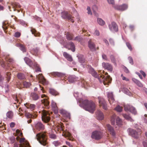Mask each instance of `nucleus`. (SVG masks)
<instances>
[{
    "label": "nucleus",
    "mask_w": 147,
    "mask_h": 147,
    "mask_svg": "<svg viewBox=\"0 0 147 147\" xmlns=\"http://www.w3.org/2000/svg\"><path fill=\"white\" fill-rule=\"evenodd\" d=\"M25 106L28 109L31 110H34L35 108L36 105L34 104H31L30 103H26L24 104Z\"/></svg>",
    "instance_id": "a878e982"
},
{
    "label": "nucleus",
    "mask_w": 147,
    "mask_h": 147,
    "mask_svg": "<svg viewBox=\"0 0 147 147\" xmlns=\"http://www.w3.org/2000/svg\"><path fill=\"white\" fill-rule=\"evenodd\" d=\"M102 65L103 67L105 69H106L110 72L112 71L113 69V67L112 65L110 63H107L103 62L102 63Z\"/></svg>",
    "instance_id": "4468645a"
},
{
    "label": "nucleus",
    "mask_w": 147,
    "mask_h": 147,
    "mask_svg": "<svg viewBox=\"0 0 147 147\" xmlns=\"http://www.w3.org/2000/svg\"><path fill=\"white\" fill-rule=\"evenodd\" d=\"M87 67L88 70V72L92 74L93 76L98 78L99 75H98L97 73L94 71L93 68L89 65H88Z\"/></svg>",
    "instance_id": "f8f14e48"
},
{
    "label": "nucleus",
    "mask_w": 147,
    "mask_h": 147,
    "mask_svg": "<svg viewBox=\"0 0 147 147\" xmlns=\"http://www.w3.org/2000/svg\"><path fill=\"white\" fill-rule=\"evenodd\" d=\"M0 65L3 67H5V62L3 61V59L1 58V57H0Z\"/></svg>",
    "instance_id": "3c124183"
},
{
    "label": "nucleus",
    "mask_w": 147,
    "mask_h": 147,
    "mask_svg": "<svg viewBox=\"0 0 147 147\" xmlns=\"http://www.w3.org/2000/svg\"><path fill=\"white\" fill-rule=\"evenodd\" d=\"M127 7V5L124 4L121 5L116 6L115 8L117 10L123 11L126 9Z\"/></svg>",
    "instance_id": "412c9836"
},
{
    "label": "nucleus",
    "mask_w": 147,
    "mask_h": 147,
    "mask_svg": "<svg viewBox=\"0 0 147 147\" xmlns=\"http://www.w3.org/2000/svg\"><path fill=\"white\" fill-rule=\"evenodd\" d=\"M102 133L98 131H95L92 132L91 138L96 140H98L100 139L102 137Z\"/></svg>",
    "instance_id": "423d86ee"
},
{
    "label": "nucleus",
    "mask_w": 147,
    "mask_h": 147,
    "mask_svg": "<svg viewBox=\"0 0 147 147\" xmlns=\"http://www.w3.org/2000/svg\"><path fill=\"white\" fill-rule=\"evenodd\" d=\"M126 44L127 47L129 49V50L130 51H132V47L131 45L130 44V43L129 42H126Z\"/></svg>",
    "instance_id": "864d4df0"
},
{
    "label": "nucleus",
    "mask_w": 147,
    "mask_h": 147,
    "mask_svg": "<svg viewBox=\"0 0 147 147\" xmlns=\"http://www.w3.org/2000/svg\"><path fill=\"white\" fill-rule=\"evenodd\" d=\"M60 112L61 114L65 115L67 117L70 119V115L67 113L65 110H60Z\"/></svg>",
    "instance_id": "ea45409f"
},
{
    "label": "nucleus",
    "mask_w": 147,
    "mask_h": 147,
    "mask_svg": "<svg viewBox=\"0 0 147 147\" xmlns=\"http://www.w3.org/2000/svg\"><path fill=\"white\" fill-rule=\"evenodd\" d=\"M132 80L138 86L140 87H142L143 86V85L142 83L137 80L133 78L132 79Z\"/></svg>",
    "instance_id": "f704fd0d"
},
{
    "label": "nucleus",
    "mask_w": 147,
    "mask_h": 147,
    "mask_svg": "<svg viewBox=\"0 0 147 147\" xmlns=\"http://www.w3.org/2000/svg\"><path fill=\"white\" fill-rule=\"evenodd\" d=\"M18 46L23 52L24 53L26 52V49L24 45L20 44H19L18 45Z\"/></svg>",
    "instance_id": "473e14b6"
},
{
    "label": "nucleus",
    "mask_w": 147,
    "mask_h": 147,
    "mask_svg": "<svg viewBox=\"0 0 147 147\" xmlns=\"http://www.w3.org/2000/svg\"><path fill=\"white\" fill-rule=\"evenodd\" d=\"M83 104L85 110L91 113H93L95 110V105L91 101L85 100L83 101Z\"/></svg>",
    "instance_id": "f03ea898"
},
{
    "label": "nucleus",
    "mask_w": 147,
    "mask_h": 147,
    "mask_svg": "<svg viewBox=\"0 0 147 147\" xmlns=\"http://www.w3.org/2000/svg\"><path fill=\"white\" fill-rule=\"evenodd\" d=\"M51 74L52 76L55 77H61L63 76L62 73L58 72H53Z\"/></svg>",
    "instance_id": "7c9ffc66"
},
{
    "label": "nucleus",
    "mask_w": 147,
    "mask_h": 147,
    "mask_svg": "<svg viewBox=\"0 0 147 147\" xmlns=\"http://www.w3.org/2000/svg\"><path fill=\"white\" fill-rule=\"evenodd\" d=\"M116 115L115 114H113L111 117V121L112 125H114L115 124V119Z\"/></svg>",
    "instance_id": "49530a36"
},
{
    "label": "nucleus",
    "mask_w": 147,
    "mask_h": 147,
    "mask_svg": "<svg viewBox=\"0 0 147 147\" xmlns=\"http://www.w3.org/2000/svg\"><path fill=\"white\" fill-rule=\"evenodd\" d=\"M124 107L125 111H129L134 115H136L137 114V111L136 109L133 107L129 105H124Z\"/></svg>",
    "instance_id": "1a4fd4ad"
},
{
    "label": "nucleus",
    "mask_w": 147,
    "mask_h": 147,
    "mask_svg": "<svg viewBox=\"0 0 147 147\" xmlns=\"http://www.w3.org/2000/svg\"><path fill=\"white\" fill-rule=\"evenodd\" d=\"M115 109L117 112H121L123 108L122 107L118 105L115 108Z\"/></svg>",
    "instance_id": "8fccbe9b"
},
{
    "label": "nucleus",
    "mask_w": 147,
    "mask_h": 147,
    "mask_svg": "<svg viewBox=\"0 0 147 147\" xmlns=\"http://www.w3.org/2000/svg\"><path fill=\"white\" fill-rule=\"evenodd\" d=\"M18 78L20 80H23L25 78V76L21 73H18L17 75Z\"/></svg>",
    "instance_id": "37998d69"
},
{
    "label": "nucleus",
    "mask_w": 147,
    "mask_h": 147,
    "mask_svg": "<svg viewBox=\"0 0 147 147\" xmlns=\"http://www.w3.org/2000/svg\"><path fill=\"white\" fill-rule=\"evenodd\" d=\"M8 26V25L7 24H6L5 23H3V26L2 27L3 30H4V31L5 32H7L5 30H6L7 29Z\"/></svg>",
    "instance_id": "6e6d98bb"
},
{
    "label": "nucleus",
    "mask_w": 147,
    "mask_h": 147,
    "mask_svg": "<svg viewBox=\"0 0 147 147\" xmlns=\"http://www.w3.org/2000/svg\"><path fill=\"white\" fill-rule=\"evenodd\" d=\"M41 112V118L42 121L46 123L48 122L51 119L49 113L45 110H43Z\"/></svg>",
    "instance_id": "20e7f679"
},
{
    "label": "nucleus",
    "mask_w": 147,
    "mask_h": 147,
    "mask_svg": "<svg viewBox=\"0 0 147 147\" xmlns=\"http://www.w3.org/2000/svg\"><path fill=\"white\" fill-rule=\"evenodd\" d=\"M31 31L32 33L34 34L35 36H40V33L38 32L34 28H31Z\"/></svg>",
    "instance_id": "72a5a7b5"
},
{
    "label": "nucleus",
    "mask_w": 147,
    "mask_h": 147,
    "mask_svg": "<svg viewBox=\"0 0 147 147\" xmlns=\"http://www.w3.org/2000/svg\"><path fill=\"white\" fill-rule=\"evenodd\" d=\"M129 134L133 137L135 138L138 137V135L141 134V131L140 129H138V132H136L132 129L129 128L128 129Z\"/></svg>",
    "instance_id": "0eeeda50"
},
{
    "label": "nucleus",
    "mask_w": 147,
    "mask_h": 147,
    "mask_svg": "<svg viewBox=\"0 0 147 147\" xmlns=\"http://www.w3.org/2000/svg\"><path fill=\"white\" fill-rule=\"evenodd\" d=\"M108 100L110 103L111 104L115 101L113 94L112 92H108L107 94Z\"/></svg>",
    "instance_id": "aec40b11"
},
{
    "label": "nucleus",
    "mask_w": 147,
    "mask_h": 147,
    "mask_svg": "<svg viewBox=\"0 0 147 147\" xmlns=\"http://www.w3.org/2000/svg\"><path fill=\"white\" fill-rule=\"evenodd\" d=\"M116 123L118 125H122V120L118 117H117L116 118Z\"/></svg>",
    "instance_id": "a18cd8bd"
},
{
    "label": "nucleus",
    "mask_w": 147,
    "mask_h": 147,
    "mask_svg": "<svg viewBox=\"0 0 147 147\" xmlns=\"http://www.w3.org/2000/svg\"><path fill=\"white\" fill-rule=\"evenodd\" d=\"M123 91L127 94L130 95L131 94L130 92L126 88H123L122 89Z\"/></svg>",
    "instance_id": "de8ad7c7"
},
{
    "label": "nucleus",
    "mask_w": 147,
    "mask_h": 147,
    "mask_svg": "<svg viewBox=\"0 0 147 147\" xmlns=\"http://www.w3.org/2000/svg\"><path fill=\"white\" fill-rule=\"evenodd\" d=\"M98 98L100 106L102 107L103 109L105 110H107V104L104 99L100 97H98Z\"/></svg>",
    "instance_id": "9d476101"
},
{
    "label": "nucleus",
    "mask_w": 147,
    "mask_h": 147,
    "mask_svg": "<svg viewBox=\"0 0 147 147\" xmlns=\"http://www.w3.org/2000/svg\"><path fill=\"white\" fill-rule=\"evenodd\" d=\"M97 119L98 120H102L104 118L103 113L100 111L98 110L96 112Z\"/></svg>",
    "instance_id": "393cba45"
},
{
    "label": "nucleus",
    "mask_w": 147,
    "mask_h": 147,
    "mask_svg": "<svg viewBox=\"0 0 147 147\" xmlns=\"http://www.w3.org/2000/svg\"><path fill=\"white\" fill-rule=\"evenodd\" d=\"M23 84L25 88H28L30 87L31 84L30 82L25 81L23 82Z\"/></svg>",
    "instance_id": "c03bdc74"
},
{
    "label": "nucleus",
    "mask_w": 147,
    "mask_h": 147,
    "mask_svg": "<svg viewBox=\"0 0 147 147\" xmlns=\"http://www.w3.org/2000/svg\"><path fill=\"white\" fill-rule=\"evenodd\" d=\"M39 49L37 47L34 48L30 51V53L32 55H36L38 54Z\"/></svg>",
    "instance_id": "c85d7f7f"
},
{
    "label": "nucleus",
    "mask_w": 147,
    "mask_h": 147,
    "mask_svg": "<svg viewBox=\"0 0 147 147\" xmlns=\"http://www.w3.org/2000/svg\"><path fill=\"white\" fill-rule=\"evenodd\" d=\"M82 40V38L80 36H77L75 38L74 40H75L80 41Z\"/></svg>",
    "instance_id": "052dcab7"
},
{
    "label": "nucleus",
    "mask_w": 147,
    "mask_h": 147,
    "mask_svg": "<svg viewBox=\"0 0 147 147\" xmlns=\"http://www.w3.org/2000/svg\"><path fill=\"white\" fill-rule=\"evenodd\" d=\"M121 77L122 78V79L123 80H125L126 81H129V79L128 78H126L123 76V74H122L121 75Z\"/></svg>",
    "instance_id": "0e129e2a"
},
{
    "label": "nucleus",
    "mask_w": 147,
    "mask_h": 147,
    "mask_svg": "<svg viewBox=\"0 0 147 147\" xmlns=\"http://www.w3.org/2000/svg\"><path fill=\"white\" fill-rule=\"evenodd\" d=\"M51 106L52 107L53 109L55 112H57V107L55 102L52 101L51 103Z\"/></svg>",
    "instance_id": "c9c22d12"
},
{
    "label": "nucleus",
    "mask_w": 147,
    "mask_h": 147,
    "mask_svg": "<svg viewBox=\"0 0 147 147\" xmlns=\"http://www.w3.org/2000/svg\"><path fill=\"white\" fill-rule=\"evenodd\" d=\"M53 144L56 147L60 145L61 144V142L59 141H55L53 142Z\"/></svg>",
    "instance_id": "09e8293b"
},
{
    "label": "nucleus",
    "mask_w": 147,
    "mask_h": 147,
    "mask_svg": "<svg viewBox=\"0 0 147 147\" xmlns=\"http://www.w3.org/2000/svg\"><path fill=\"white\" fill-rule=\"evenodd\" d=\"M105 75H107L106 76H104L103 77L102 75H99L98 79L100 82H102L105 85H108L109 83H111L112 79L110 76L108 75V73L107 72L105 73Z\"/></svg>",
    "instance_id": "7ed1b4c3"
},
{
    "label": "nucleus",
    "mask_w": 147,
    "mask_h": 147,
    "mask_svg": "<svg viewBox=\"0 0 147 147\" xmlns=\"http://www.w3.org/2000/svg\"><path fill=\"white\" fill-rule=\"evenodd\" d=\"M21 35V34L19 32H17L15 33L14 34V36L17 37L19 38V37Z\"/></svg>",
    "instance_id": "680f3d73"
},
{
    "label": "nucleus",
    "mask_w": 147,
    "mask_h": 147,
    "mask_svg": "<svg viewBox=\"0 0 147 147\" xmlns=\"http://www.w3.org/2000/svg\"><path fill=\"white\" fill-rule=\"evenodd\" d=\"M19 142L21 143H23L20 144V147H30L28 142L27 141H25V139L24 138H20Z\"/></svg>",
    "instance_id": "dca6fc26"
},
{
    "label": "nucleus",
    "mask_w": 147,
    "mask_h": 147,
    "mask_svg": "<svg viewBox=\"0 0 147 147\" xmlns=\"http://www.w3.org/2000/svg\"><path fill=\"white\" fill-rule=\"evenodd\" d=\"M128 59L129 61V63L131 65L134 64L133 60L131 57L129 56L128 57Z\"/></svg>",
    "instance_id": "4d7b16f0"
},
{
    "label": "nucleus",
    "mask_w": 147,
    "mask_h": 147,
    "mask_svg": "<svg viewBox=\"0 0 147 147\" xmlns=\"http://www.w3.org/2000/svg\"><path fill=\"white\" fill-rule=\"evenodd\" d=\"M105 127L110 132V134L113 136H115V134L113 128L110 125L107 124Z\"/></svg>",
    "instance_id": "a211bd4d"
},
{
    "label": "nucleus",
    "mask_w": 147,
    "mask_h": 147,
    "mask_svg": "<svg viewBox=\"0 0 147 147\" xmlns=\"http://www.w3.org/2000/svg\"><path fill=\"white\" fill-rule=\"evenodd\" d=\"M97 22L99 25L103 26L105 24V22L102 19L100 18H98L97 19Z\"/></svg>",
    "instance_id": "e433bc0d"
},
{
    "label": "nucleus",
    "mask_w": 147,
    "mask_h": 147,
    "mask_svg": "<svg viewBox=\"0 0 147 147\" xmlns=\"http://www.w3.org/2000/svg\"><path fill=\"white\" fill-rule=\"evenodd\" d=\"M11 4L14 11L16 10V8H19L21 7L19 3L16 2L12 3Z\"/></svg>",
    "instance_id": "c756f323"
},
{
    "label": "nucleus",
    "mask_w": 147,
    "mask_h": 147,
    "mask_svg": "<svg viewBox=\"0 0 147 147\" xmlns=\"http://www.w3.org/2000/svg\"><path fill=\"white\" fill-rule=\"evenodd\" d=\"M25 116L27 118H32L33 119L36 118L37 117V115L36 113L31 114L28 112L26 113Z\"/></svg>",
    "instance_id": "5701e85b"
},
{
    "label": "nucleus",
    "mask_w": 147,
    "mask_h": 147,
    "mask_svg": "<svg viewBox=\"0 0 147 147\" xmlns=\"http://www.w3.org/2000/svg\"><path fill=\"white\" fill-rule=\"evenodd\" d=\"M105 127L110 132V134L113 136H115V134L113 128L110 125L107 124Z\"/></svg>",
    "instance_id": "6ab92c4d"
},
{
    "label": "nucleus",
    "mask_w": 147,
    "mask_h": 147,
    "mask_svg": "<svg viewBox=\"0 0 147 147\" xmlns=\"http://www.w3.org/2000/svg\"><path fill=\"white\" fill-rule=\"evenodd\" d=\"M61 17L64 19H66L72 22H74L73 19L74 17L72 16L70 14H69L67 11H63L61 13Z\"/></svg>",
    "instance_id": "39448f33"
},
{
    "label": "nucleus",
    "mask_w": 147,
    "mask_h": 147,
    "mask_svg": "<svg viewBox=\"0 0 147 147\" xmlns=\"http://www.w3.org/2000/svg\"><path fill=\"white\" fill-rule=\"evenodd\" d=\"M74 80V79L72 78L71 77H70L69 78V81L71 82H73Z\"/></svg>",
    "instance_id": "774afa93"
},
{
    "label": "nucleus",
    "mask_w": 147,
    "mask_h": 147,
    "mask_svg": "<svg viewBox=\"0 0 147 147\" xmlns=\"http://www.w3.org/2000/svg\"><path fill=\"white\" fill-rule=\"evenodd\" d=\"M87 9L88 11V13L89 14L91 15L92 14V12L91 11L90 8L89 7H88L87 8Z\"/></svg>",
    "instance_id": "338daca9"
},
{
    "label": "nucleus",
    "mask_w": 147,
    "mask_h": 147,
    "mask_svg": "<svg viewBox=\"0 0 147 147\" xmlns=\"http://www.w3.org/2000/svg\"><path fill=\"white\" fill-rule=\"evenodd\" d=\"M36 138L41 145L45 146L47 144V136L46 132H42L37 134L36 135Z\"/></svg>",
    "instance_id": "f257e3e1"
},
{
    "label": "nucleus",
    "mask_w": 147,
    "mask_h": 147,
    "mask_svg": "<svg viewBox=\"0 0 147 147\" xmlns=\"http://www.w3.org/2000/svg\"><path fill=\"white\" fill-rule=\"evenodd\" d=\"M33 66L36 68L35 71H41L40 68L39 67L38 64H37L36 62L34 61V64Z\"/></svg>",
    "instance_id": "58836bf2"
},
{
    "label": "nucleus",
    "mask_w": 147,
    "mask_h": 147,
    "mask_svg": "<svg viewBox=\"0 0 147 147\" xmlns=\"http://www.w3.org/2000/svg\"><path fill=\"white\" fill-rule=\"evenodd\" d=\"M36 128L39 130H43L44 129V125L40 122H38L35 125Z\"/></svg>",
    "instance_id": "4be33fe9"
},
{
    "label": "nucleus",
    "mask_w": 147,
    "mask_h": 147,
    "mask_svg": "<svg viewBox=\"0 0 147 147\" xmlns=\"http://www.w3.org/2000/svg\"><path fill=\"white\" fill-rule=\"evenodd\" d=\"M123 116L127 120H129L131 122L133 121V119L128 115L123 114Z\"/></svg>",
    "instance_id": "79ce46f5"
},
{
    "label": "nucleus",
    "mask_w": 147,
    "mask_h": 147,
    "mask_svg": "<svg viewBox=\"0 0 147 147\" xmlns=\"http://www.w3.org/2000/svg\"><path fill=\"white\" fill-rule=\"evenodd\" d=\"M7 117L9 119H11L13 117V113L11 111H8L6 114Z\"/></svg>",
    "instance_id": "4c0bfd02"
},
{
    "label": "nucleus",
    "mask_w": 147,
    "mask_h": 147,
    "mask_svg": "<svg viewBox=\"0 0 147 147\" xmlns=\"http://www.w3.org/2000/svg\"><path fill=\"white\" fill-rule=\"evenodd\" d=\"M49 92L52 95L55 96H57L59 94L58 92L54 89L52 88H49Z\"/></svg>",
    "instance_id": "cd10ccee"
},
{
    "label": "nucleus",
    "mask_w": 147,
    "mask_h": 147,
    "mask_svg": "<svg viewBox=\"0 0 147 147\" xmlns=\"http://www.w3.org/2000/svg\"><path fill=\"white\" fill-rule=\"evenodd\" d=\"M57 127L58 130H62V125L58 124L57 125Z\"/></svg>",
    "instance_id": "bf43d9fd"
},
{
    "label": "nucleus",
    "mask_w": 147,
    "mask_h": 147,
    "mask_svg": "<svg viewBox=\"0 0 147 147\" xmlns=\"http://www.w3.org/2000/svg\"><path fill=\"white\" fill-rule=\"evenodd\" d=\"M36 78L38 80L39 82L43 85H46L48 84V82L42 74H40L36 76Z\"/></svg>",
    "instance_id": "6e6552de"
},
{
    "label": "nucleus",
    "mask_w": 147,
    "mask_h": 147,
    "mask_svg": "<svg viewBox=\"0 0 147 147\" xmlns=\"http://www.w3.org/2000/svg\"><path fill=\"white\" fill-rule=\"evenodd\" d=\"M24 60L26 63L30 67L33 66L34 62L31 61L29 58L27 57H25L24 58Z\"/></svg>",
    "instance_id": "b1692460"
},
{
    "label": "nucleus",
    "mask_w": 147,
    "mask_h": 147,
    "mask_svg": "<svg viewBox=\"0 0 147 147\" xmlns=\"http://www.w3.org/2000/svg\"><path fill=\"white\" fill-rule=\"evenodd\" d=\"M65 47L71 50L72 52L75 51V47L74 43L72 42H69L67 45L65 46Z\"/></svg>",
    "instance_id": "f3484780"
},
{
    "label": "nucleus",
    "mask_w": 147,
    "mask_h": 147,
    "mask_svg": "<svg viewBox=\"0 0 147 147\" xmlns=\"http://www.w3.org/2000/svg\"><path fill=\"white\" fill-rule=\"evenodd\" d=\"M41 97L42 98H44L43 100H42L41 102L44 104L46 108L48 109L49 107V102L47 98V97L46 95L45 94H42Z\"/></svg>",
    "instance_id": "2eb2a0df"
},
{
    "label": "nucleus",
    "mask_w": 147,
    "mask_h": 147,
    "mask_svg": "<svg viewBox=\"0 0 147 147\" xmlns=\"http://www.w3.org/2000/svg\"><path fill=\"white\" fill-rule=\"evenodd\" d=\"M88 47L90 50L92 51H94L96 50V45L91 39H90L88 42Z\"/></svg>",
    "instance_id": "ddd939ff"
},
{
    "label": "nucleus",
    "mask_w": 147,
    "mask_h": 147,
    "mask_svg": "<svg viewBox=\"0 0 147 147\" xmlns=\"http://www.w3.org/2000/svg\"><path fill=\"white\" fill-rule=\"evenodd\" d=\"M6 77L7 78V82H9L11 78V74L9 72H7L6 74Z\"/></svg>",
    "instance_id": "603ef678"
},
{
    "label": "nucleus",
    "mask_w": 147,
    "mask_h": 147,
    "mask_svg": "<svg viewBox=\"0 0 147 147\" xmlns=\"http://www.w3.org/2000/svg\"><path fill=\"white\" fill-rule=\"evenodd\" d=\"M63 56L68 61L71 62L73 61V58L67 52H64L63 53Z\"/></svg>",
    "instance_id": "bb28decb"
},
{
    "label": "nucleus",
    "mask_w": 147,
    "mask_h": 147,
    "mask_svg": "<svg viewBox=\"0 0 147 147\" xmlns=\"http://www.w3.org/2000/svg\"><path fill=\"white\" fill-rule=\"evenodd\" d=\"M50 138H51L55 139L56 138V136L54 134H51L50 135Z\"/></svg>",
    "instance_id": "e2e57ef3"
},
{
    "label": "nucleus",
    "mask_w": 147,
    "mask_h": 147,
    "mask_svg": "<svg viewBox=\"0 0 147 147\" xmlns=\"http://www.w3.org/2000/svg\"><path fill=\"white\" fill-rule=\"evenodd\" d=\"M110 58L111 61L113 63H115L116 62L115 59V57L113 55H111L110 56Z\"/></svg>",
    "instance_id": "5fc2aeb1"
},
{
    "label": "nucleus",
    "mask_w": 147,
    "mask_h": 147,
    "mask_svg": "<svg viewBox=\"0 0 147 147\" xmlns=\"http://www.w3.org/2000/svg\"><path fill=\"white\" fill-rule=\"evenodd\" d=\"M31 95L32 99L34 100H37L40 97L37 94L34 92L32 93Z\"/></svg>",
    "instance_id": "2f4dec72"
},
{
    "label": "nucleus",
    "mask_w": 147,
    "mask_h": 147,
    "mask_svg": "<svg viewBox=\"0 0 147 147\" xmlns=\"http://www.w3.org/2000/svg\"><path fill=\"white\" fill-rule=\"evenodd\" d=\"M79 60L80 62L81 63H84L85 62V59L82 57L79 58Z\"/></svg>",
    "instance_id": "13d9d810"
},
{
    "label": "nucleus",
    "mask_w": 147,
    "mask_h": 147,
    "mask_svg": "<svg viewBox=\"0 0 147 147\" xmlns=\"http://www.w3.org/2000/svg\"><path fill=\"white\" fill-rule=\"evenodd\" d=\"M102 57L103 59H104V60L106 61L108 60V58H107V55H106L105 54H103L102 55Z\"/></svg>",
    "instance_id": "69168bd1"
},
{
    "label": "nucleus",
    "mask_w": 147,
    "mask_h": 147,
    "mask_svg": "<svg viewBox=\"0 0 147 147\" xmlns=\"http://www.w3.org/2000/svg\"><path fill=\"white\" fill-rule=\"evenodd\" d=\"M73 35L72 34L68 32L66 34L67 39L68 40H72L73 38Z\"/></svg>",
    "instance_id": "a19ab883"
},
{
    "label": "nucleus",
    "mask_w": 147,
    "mask_h": 147,
    "mask_svg": "<svg viewBox=\"0 0 147 147\" xmlns=\"http://www.w3.org/2000/svg\"><path fill=\"white\" fill-rule=\"evenodd\" d=\"M109 29L112 32H117L118 30V27L116 23L114 22H112L111 24L109 25Z\"/></svg>",
    "instance_id": "9b49d317"
}]
</instances>
